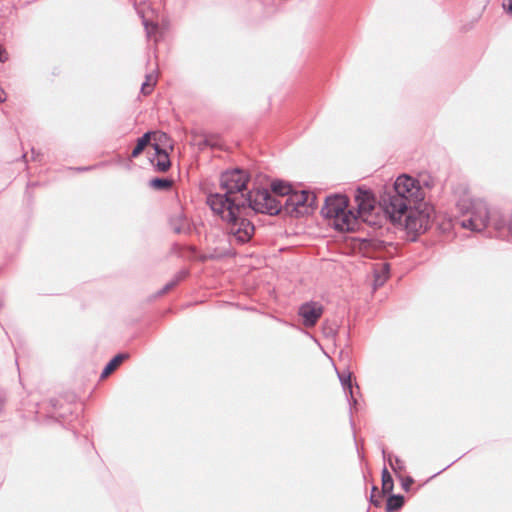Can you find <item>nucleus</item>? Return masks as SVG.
Instances as JSON below:
<instances>
[{
    "mask_svg": "<svg viewBox=\"0 0 512 512\" xmlns=\"http://www.w3.org/2000/svg\"><path fill=\"white\" fill-rule=\"evenodd\" d=\"M425 195L418 179L402 174L394 181L392 190L383 195L381 206L391 222H401L407 209L425 202Z\"/></svg>",
    "mask_w": 512,
    "mask_h": 512,
    "instance_id": "1",
    "label": "nucleus"
},
{
    "mask_svg": "<svg viewBox=\"0 0 512 512\" xmlns=\"http://www.w3.org/2000/svg\"><path fill=\"white\" fill-rule=\"evenodd\" d=\"M248 176L245 171L241 169H233L222 173L220 178L221 192L210 194L207 197V203L213 212H224L226 217L231 219L233 211L238 208H246Z\"/></svg>",
    "mask_w": 512,
    "mask_h": 512,
    "instance_id": "2",
    "label": "nucleus"
},
{
    "mask_svg": "<svg viewBox=\"0 0 512 512\" xmlns=\"http://www.w3.org/2000/svg\"><path fill=\"white\" fill-rule=\"evenodd\" d=\"M456 207L461 215V227L481 232L489 225L491 207L484 199L465 194L458 199Z\"/></svg>",
    "mask_w": 512,
    "mask_h": 512,
    "instance_id": "3",
    "label": "nucleus"
},
{
    "mask_svg": "<svg viewBox=\"0 0 512 512\" xmlns=\"http://www.w3.org/2000/svg\"><path fill=\"white\" fill-rule=\"evenodd\" d=\"M348 201L344 195L326 197L321 209L323 217L332 220V225L339 231H351L356 228L355 212L347 209Z\"/></svg>",
    "mask_w": 512,
    "mask_h": 512,
    "instance_id": "4",
    "label": "nucleus"
},
{
    "mask_svg": "<svg viewBox=\"0 0 512 512\" xmlns=\"http://www.w3.org/2000/svg\"><path fill=\"white\" fill-rule=\"evenodd\" d=\"M434 209L431 205L423 202L419 205L411 206L405 211L401 222H394L404 226L407 233L415 240L417 235L425 232L433 219Z\"/></svg>",
    "mask_w": 512,
    "mask_h": 512,
    "instance_id": "5",
    "label": "nucleus"
},
{
    "mask_svg": "<svg viewBox=\"0 0 512 512\" xmlns=\"http://www.w3.org/2000/svg\"><path fill=\"white\" fill-rule=\"evenodd\" d=\"M245 209L246 208H238L237 211H233L231 219L226 217V213H228L229 210L224 212H215L222 218V220L227 222L231 241H236L242 244L248 242L254 234V225L249 220L242 217Z\"/></svg>",
    "mask_w": 512,
    "mask_h": 512,
    "instance_id": "6",
    "label": "nucleus"
},
{
    "mask_svg": "<svg viewBox=\"0 0 512 512\" xmlns=\"http://www.w3.org/2000/svg\"><path fill=\"white\" fill-rule=\"evenodd\" d=\"M246 199V208H251L257 213L276 215L282 210V204L267 189L250 191Z\"/></svg>",
    "mask_w": 512,
    "mask_h": 512,
    "instance_id": "7",
    "label": "nucleus"
},
{
    "mask_svg": "<svg viewBox=\"0 0 512 512\" xmlns=\"http://www.w3.org/2000/svg\"><path fill=\"white\" fill-rule=\"evenodd\" d=\"M354 202L356 206V221L360 219L363 222L372 223L370 217L376 208V199L372 192L358 188L354 194Z\"/></svg>",
    "mask_w": 512,
    "mask_h": 512,
    "instance_id": "8",
    "label": "nucleus"
},
{
    "mask_svg": "<svg viewBox=\"0 0 512 512\" xmlns=\"http://www.w3.org/2000/svg\"><path fill=\"white\" fill-rule=\"evenodd\" d=\"M314 197L307 191H293L287 196L282 209L290 215L299 216L307 212L308 207L311 205Z\"/></svg>",
    "mask_w": 512,
    "mask_h": 512,
    "instance_id": "9",
    "label": "nucleus"
},
{
    "mask_svg": "<svg viewBox=\"0 0 512 512\" xmlns=\"http://www.w3.org/2000/svg\"><path fill=\"white\" fill-rule=\"evenodd\" d=\"M299 315L303 319V325L313 327L322 316L323 307L317 302H306L299 307Z\"/></svg>",
    "mask_w": 512,
    "mask_h": 512,
    "instance_id": "10",
    "label": "nucleus"
},
{
    "mask_svg": "<svg viewBox=\"0 0 512 512\" xmlns=\"http://www.w3.org/2000/svg\"><path fill=\"white\" fill-rule=\"evenodd\" d=\"M155 157L151 159V162L158 171L165 172L170 167L171 163L169 156L165 150H162L158 144H154Z\"/></svg>",
    "mask_w": 512,
    "mask_h": 512,
    "instance_id": "11",
    "label": "nucleus"
},
{
    "mask_svg": "<svg viewBox=\"0 0 512 512\" xmlns=\"http://www.w3.org/2000/svg\"><path fill=\"white\" fill-rule=\"evenodd\" d=\"M390 265L388 263H379L374 269V288L382 286L388 279Z\"/></svg>",
    "mask_w": 512,
    "mask_h": 512,
    "instance_id": "12",
    "label": "nucleus"
},
{
    "mask_svg": "<svg viewBox=\"0 0 512 512\" xmlns=\"http://www.w3.org/2000/svg\"><path fill=\"white\" fill-rule=\"evenodd\" d=\"M128 358V354H117L113 357L109 363L105 366L101 373V378H106L110 373H112L125 359Z\"/></svg>",
    "mask_w": 512,
    "mask_h": 512,
    "instance_id": "13",
    "label": "nucleus"
},
{
    "mask_svg": "<svg viewBox=\"0 0 512 512\" xmlns=\"http://www.w3.org/2000/svg\"><path fill=\"white\" fill-rule=\"evenodd\" d=\"M338 378L342 384L343 390L346 393V395L350 396V403L353 402V404H356V399L353 396V389H352V383H351V373H340L338 372Z\"/></svg>",
    "mask_w": 512,
    "mask_h": 512,
    "instance_id": "14",
    "label": "nucleus"
},
{
    "mask_svg": "<svg viewBox=\"0 0 512 512\" xmlns=\"http://www.w3.org/2000/svg\"><path fill=\"white\" fill-rule=\"evenodd\" d=\"M157 82V75L155 72H150L146 75L145 81L141 85V93L143 95H149Z\"/></svg>",
    "mask_w": 512,
    "mask_h": 512,
    "instance_id": "15",
    "label": "nucleus"
},
{
    "mask_svg": "<svg viewBox=\"0 0 512 512\" xmlns=\"http://www.w3.org/2000/svg\"><path fill=\"white\" fill-rule=\"evenodd\" d=\"M150 138H151V132H147L137 140V144L131 153L132 158H136L137 156H139L142 153L144 148L150 142Z\"/></svg>",
    "mask_w": 512,
    "mask_h": 512,
    "instance_id": "16",
    "label": "nucleus"
},
{
    "mask_svg": "<svg viewBox=\"0 0 512 512\" xmlns=\"http://www.w3.org/2000/svg\"><path fill=\"white\" fill-rule=\"evenodd\" d=\"M272 191L279 196H288L292 187L284 181H274L271 184Z\"/></svg>",
    "mask_w": 512,
    "mask_h": 512,
    "instance_id": "17",
    "label": "nucleus"
},
{
    "mask_svg": "<svg viewBox=\"0 0 512 512\" xmlns=\"http://www.w3.org/2000/svg\"><path fill=\"white\" fill-rule=\"evenodd\" d=\"M404 504V498L401 495H391L387 499L386 510L388 512L400 509Z\"/></svg>",
    "mask_w": 512,
    "mask_h": 512,
    "instance_id": "18",
    "label": "nucleus"
},
{
    "mask_svg": "<svg viewBox=\"0 0 512 512\" xmlns=\"http://www.w3.org/2000/svg\"><path fill=\"white\" fill-rule=\"evenodd\" d=\"M394 488V483L392 476L390 475L387 468L382 470V492L383 493H391Z\"/></svg>",
    "mask_w": 512,
    "mask_h": 512,
    "instance_id": "19",
    "label": "nucleus"
},
{
    "mask_svg": "<svg viewBox=\"0 0 512 512\" xmlns=\"http://www.w3.org/2000/svg\"><path fill=\"white\" fill-rule=\"evenodd\" d=\"M172 181L164 178H154L150 180V187L156 190H166L170 188Z\"/></svg>",
    "mask_w": 512,
    "mask_h": 512,
    "instance_id": "20",
    "label": "nucleus"
},
{
    "mask_svg": "<svg viewBox=\"0 0 512 512\" xmlns=\"http://www.w3.org/2000/svg\"><path fill=\"white\" fill-rule=\"evenodd\" d=\"M177 220L179 221V223H172L174 231L177 233L184 232L188 225L186 218L182 215H179Z\"/></svg>",
    "mask_w": 512,
    "mask_h": 512,
    "instance_id": "21",
    "label": "nucleus"
},
{
    "mask_svg": "<svg viewBox=\"0 0 512 512\" xmlns=\"http://www.w3.org/2000/svg\"><path fill=\"white\" fill-rule=\"evenodd\" d=\"M389 464L395 472L404 469V462L398 457L395 458V463H393L392 460L389 459Z\"/></svg>",
    "mask_w": 512,
    "mask_h": 512,
    "instance_id": "22",
    "label": "nucleus"
},
{
    "mask_svg": "<svg viewBox=\"0 0 512 512\" xmlns=\"http://www.w3.org/2000/svg\"><path fill=\"white\" fill-rule=\"evenodd\" d=\"M179 279H180V277L169 282L168 284H166L164 286V288L161 290L160 294H163V293L167 292L168 290H170L172 287H174L177 284V282L179 281Z\"/></svg>",
    "mask_w": 512,
    "mask_h": 512,
    "instance_id": "23",
    "label": "nucleus"
},
{
    "mask_svg": "<svg viewBox=\"0 0 512 512\" xmlns=\"http://www.w3.org/2000/svg\"><path fill=\"white\" fill-rule=\"evenodd\" d=\"M413 483V479L411 477H407L405 479H403L402 481V487L405 491H408L410 489V486L412 485Z\"/></svg>",
    "mask_w": 512,
    "mask_h": 512,
    "instance_id": "24",
    "label": "nucleus"
},
{
    "mask_svg": "<svg viewBox=\"0 0 512 512\" xmlns=\"http://www.w3.org/2000/svg\"><path fill=\"white\" fill-rule=\"evenodd\" d=\"M503 8L507 10L508 13L512 15V0H507L503 2Z\"/></svg>",
    "mask_w": 512,
    "mask_h": 512,
    "instance_id": "25",
    "label": "nucleus"
},
{
    "mask_svg": "<svg viewBox=\"0 0 512 512\" xmlns=\"http://www.w3.org/2000/svg\"><path fill=\"white\" fill-rule=\"evenodd\" d=\"M8 60L7 52L0 46V62H5Z\"/></svg>",
    "mask_w": 512,
    "mask_h": 512,
    "instance_id": "26",
    "label": "nucleus"
},
{
    "mask_svg": "<svg viewBox=\"0 0 512 512\" xmlns=\"http://www.w3.org/2000/svg\"><path fill=\"white\" fill-rule=\"evenodd\" d=\"M6 100V93L4 90L0 87V103L4 102Z\"/></svg>",
    "mask_w": 512,
    "mask_h": 512,
    "instance_id": "27",
    "label": "nucleus"
},
{
    "mask_svg": "<svg viewBox=\"0 0 512 512\" xmlns=\"http://www.w3.org/2000/svg\"><path fill=\"white\" fill-rule=\"evenodd\" d=\"M508 230L509 232L512 234V214L510 215L509 217V220H508Z\"/></svg>",
    "mask_w": 512,
    "mask_h": 512,
    "instance_id": "28",
    "label": "nucleus"
},
{
    "mask_svg": "<svg viewBox=\"0 0 512 512\" xmlns=\"http://www.w3.org/2000/svg\"><path fill=\"white\" fill-rule=\"evenodd\" d=\"M370 499H371V502H372L375 506L380 505V501H379V500H375L373 495H371V498H370Z\"/></svg>",
    "mask_w": 512,
    "mask_h": 512,
    "instance_id": "29",
    "label": "nucleus"
},
{
    "mask_svg": "<svg viewBox=\"0 0 512 512\" xmlns=\"http://www.w3.org/2000/svg\"><path fill=\"white\" fill-rule=\"evenodd\" d=\"M144 25H145V27H146V29H147L148 34H149V33H150V31H149V28H148V23H147L146 21L144 22Z\"/></svg>",
    "mask_w": 512,
    "mask_h": 512,
    "instance_id": "30",
    "label": "nucleus"
},
{
    "mask_svg": "<svg viewBox=\"0 0 512 512\" xmlns=\"http://www.w3.org/2000/svg\"><path fill=\"white\" fill-rule=\"evenodd\" d=\"M376 490H377V488H376V487H373V488H372V492H375Z\"/></svg>",
    "mask_w": 512,
    "mask_h": 512,
    "instance_id": "31",
    "label": "nucleus"
}]
</instances>
